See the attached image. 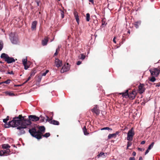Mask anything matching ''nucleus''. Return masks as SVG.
I'll use <instances>...</instances> for the list:
<instances>
[{
	"mask_svg": "<svg viewBox=\"0 0 160 160\" xmlns=\"http://www.w3.org/2000/svg\"><path fill=\"white\" fill-rule=\"evenodd\" d=\"M20 117H19L20 121L18 122L19 124H18L17 126L18 127L17 128V129L18 130V135H19L25 133L26 131H28V129H27V126H29L31 124V121L25 118V117H22V115H20Z\"/></svg>",
	"mask_w": 160,
	"mask_h": 160,
	"instance_id": "1",
	"label": "nucleus"
},
{
	"mask_svg": "<svg viewBox=\"0 0 160 160\" xmlns=\"http://www.w3.org/2000/svg\"><path fill=\"white\" fill-rule=\"evenodd\" d=\"M39 130H37L35 128H32L28 130V132L31 135L38 140L42 138V134L45 131V128L43 126H40L39 128Z\"/></svg>",
	"mask_w": 160,
	"mask_h": 160,
	"instance_id": "2",
	"label": "nucleus"
},
{
	"mask_svg": "<svg viewBox=\"0 0 160 160\" xmlns=\"http://www.w3.org/2000/svg\"><path fill=\"white\" fill-rule=\"evenodd\" d=\"M20 117V116L19 115L18 117L13 118L12 121H9L7 123V121L9 119V117L7 116L6 118L3 119V122L5 123L4 127L5 128H9L10 127L12 128L17 127L18 124H19L18 122L19 121H20L19 117Z\"/></svg>",
	"mask_w": 160,
	"mask_h": 160,
	"instance_id": "3",
	"label": "nucleus"
},
{
	"mask_svg": "<svg viewBox=\"0 0 160 160\" xmlns=\"http://www.w3.org/2000/svg\"><path fill=\"white\" fill-rule=\"evenodd\" d=\"M9 39L12 44H17L19 43L18 38L17 34L15 33L11 32L9 34Z\"/></svg>",
	"mask_w": 160,
	"mask_h": 160,
	"instance_id": "4",
	"label": "nucleus"
},
{
	"mask_svg": "<svg viewBox=\"0 0 160 160\" xmlns=\"http://www.w3.org/2000/svg\"><path fill=\"white\" fill-rule=\"evenodd\" d=\"M0 57L1 58L4 59L5 61L8 64L15 62V60L13 58L9 57L7 54L5 53H2Z\"/></svg>",
	"mask_w": 160,
	"mask_h": 160,
	"instance_id": "5",
	"label": "nucleus"
},
{
	"mask_svg": "<svg viewBox=\"0 0 160 160\" xmlns=\"http://www.w3.org/2000/svg\"><path fill=\"white\" fill-rule=\"evenodd\" d=\"M134 135V133L133 128H132L128 131L127 133V140L129 141H132Z\"/></svg>",
	"mask_w": 160,
	"mask_h": 160,
	"instance_id": "6",
	"label": "nucleus"
},
{
	"mask_svg": "<svg viewBox=\"0 0 160 160\" xmlns=\"http://www.w3.org/2000/svg\"><path fill=\"white\" fill-rule=\"evenodd\" d=\"M149 71L151 75L154 77H157L159 74L160 72V70L157 68H154L150 69Z\"/></svg>",
	"mask_w": 160,
	"mask_h": 160,
	"instance_id": "7",
	"label": "nucleus"
},
{
	"mask_svg": "<svg viewBox=\"0 0 160 160\" xmlns=\"http://www.w3.org/2000/svg\"><path fill=\"white\" fill-rule=\"evenodd\" d=\"M70 65L68 63L64 64L62 67L61 72L62 73L69 71L70 69Z\"/></svg>",
	"mask_w": 160,
	"mask_h": 160,
	"instance_id": "8",
	"label": "nucleus"
},
{
	"mask_svg": "<svg viewBox=\"0 0 160 160\" xmlns=\"http://www.w3.org/2000/svg\"><path fill=\"white\" fill-rule=\"evenodd\" d=\"M29 120L30 121L32 120L33 121H37L39 120L40 118L39 117L36 116L35 115H30L28 116ZM28 120V119H27Z\"/></svg>",
	"mask_w": 160,
	"mask_h": 160,
	"instance_id": "9",
	"label": "nucleus"
},
{
	"mask_svg": "<svg viewBox=\"0 0 160 160\" xmlns=\"http://www.w3.org/2000/svg\"><path fill=\"white\" fill-rule=\"evenodd\" d=\"M144 85L143 84H140L138 86V90L139 92L141 93H142L145 90L144 87Z\"/></svg>",
	"mask_w": 160,
	"mask_h": 160,
	"instance_id": "10",
	"label": "nucleus"
},
{
	"mask_svg": "<svg viewBox=\"0 0 160 160\" xmlns=\"http://www.w3.org/2000/svg\"><path fill=\"white\" fill-rule=\"evenodd\" d=\"M91 111L93 113H95L97 115H99L100 113L99 108L97 105L91 110Z\"/></svg>",
	"mask_w": 160,
	"mask_h": 160,
	"instance_id": "11",
	"label": "nucleus"
},
{
	"mask_svg": "<svg viewBox=\"0 0 160 160\" xmlns=\"http://www.w3.org/2000/svg\"><path fill=\"white\" fill-rule=\"evenodd\" d=\"M46 117H47V119H45L44 117L42 116V115L40 116L39 118H40V122H43L45 121L46 122H47V121L50 122V119H49V117L47 116H46Z\"/></svg>",
	"mask_w": 160,
	"mask_h": 160,
	"instance_id": "12",
	"label": "nucleus"
},
{
	"mask_svg": "<svg viewBox=\"0 0 160 160\" xmlns=\"http://www.w3.org/2000/svg\"><path fill=\"white\" fill-rule=\"evenodd\" d=\"M55 63L56 66L58 68L61 67L62 64V62L58 58L55 59Z\"/></svg>",
	"mask_w": 160,
	"mask_h": 160,
	"instance_id": "13",
	"label": "nucleus"
},
{
	"mask_svg": "<svg viewBox=\"0 0 160 160\" xmlns=\"http://www.w3.org/2000/svg\"><path fill=\"white\" fill-rule=\"evenodd\" d=\"M136 95V92L135 91H132L131 93L128 94V97L130 99H134Z\"/></svg>",
	"mask_w": 160,
	"mask_h": 160,
	"instance_id": "14",
	"label": "nucleus"
},
{
	"mask_svg": "<svg viewBox=\"0 0 160 160\" xmlns=\"http://www.w3.org/2000/svg\"><path fill=\"white\" fill-rule=\"evenodd\" d=\"M73 14L75 17V18L76 20V21L78 24H79V16L78 14V12L75 11H74L73 12Z\"/></svg>",
	"mask_w": 160,
	"mask_h": 160,
	"instance_id": "15",
	"label": "nucleus"
},
{
	"mask_svg": "<svg viewBox=\"0 0 160 160\" xmlns=\"http://www.w3.org/2000/svg\"><path fill=\"white\" fill-rule=\"evenodd\" d=\"M37 24V22L36 21H33L31 25V29L32 30H35L36 29V26Z\"/></svg>",
	"mask_w": 160,
	"mask_h": 160,
	"instance_id": "16",
	"label": "nucleus"
},
{
	"mask_svg": "<svg viewBox=\"0 0 160 160\" xmlns=\"http://www.w3.org/2000/svg\"><path fill=\"white\" fill-rule=\"evenodd\" d=\"M118 133V132H116L115 133L112 134H110L108 136V139H110L111 138L115 137L116 135Z\"/></svg>",
	"mask_w": 160,
	"mask_h": 160,
	"instance_id": "17",
	"label": "nucleus"
},
{
	"mask_svg": "<svg viewBox=\"0 0 160 160\" xmlns=\"http://www.w3.org/2000/svg\"><path fill=\"white\" fill-rule=\"evenodd\" d=\"M50 123L53 124L55 125H59V122L56 120H52L51 121V119H50V121L49 122Z\"/></svg>",
	"mask_w": 160,
	"mask_h": 160,
	"instance_id": "18",
	"label": "nucleus"
},
{
	"mask_svg": "<svg viewBox=\"0 0 160 160\" xmlns=\"http://www.w3.org/2000/svg\"><path fill=\"white\" fill-rule=\"evenodd\" d=\"M128 90H126V91L125 92H122L121 93H120V94H122V96L123 97H126V96H128V94H129L128 93Z\"/></svg>",
	"mask_w": 160,
	"mask_h": 160,
	"instance_id": "19",
	"label": "nucleus"
},
{
	"mask_svg": "<svg viewBox=\"0 0 160 160\" xmlns=\"http://www.w3.org/2000/svg\"><path fill=\"white\" fill-rule=\"evenodd\" d=\"M4 93H5L6 95H8L10 96H14V94L13 93L8 91L4 92Z\"/></svg>",
	"mask_w": 160,
	"mask_h": 160,
	"instance_id": "20",
	"label": "nucleus"
},
{
	"mask_svg": "<svg viewBox=\"0 0 160 160\" xmlns=\"http://www.w3.org/2000/svg\"><path fill=\"white\" fill-rule=\"evenodd\" d=\"M141 22L140 21H137L135 22L134 26L136 28H138L139 26L141 24Z\"/></svg>",
	"mask_w": 160,
	"mask_h": 160,
	"instance_id": "21",
	"label": "nucleus"
},
{
	"mask_svg": "<svg viewBox=\"0 0 160 160\" xmlns=\"http://www.w3.org/2000/svg\"><path fill=\"white\" fill-rule=\"evenodd\" d=\"M48 42V40L47 39H44L42 41V44L43 46L46 45Z\"/></svg>",
	"mask_w": 160,
	"mask_h": 160,
	"instance_id": "22",
	"label": "nucleus"
},
{
	"mask_svg": "<svg viewBox=\"0 0 160 160\" xmlns=\"http://www.w3.org/2000/svg\"><path fill=\"white\" fill-rule=\"evenodd\" d=\"M83 133H84V134L85 135H88L89 134V133H88L87 132V129L86 128V127L85 126H84L83 128Z\"/></svg>",
	"mask_w": 160,
	"mask_h": 160,
	"instance_id": "23",
	"label": "nucleus"
},
{
	"mask_svg": "<svg viewBox=\"0 0 160 160\" xmlns=\"http://www.w3.org/2000/svg\"><path fill=\"white\" fill-rule=\"evenodd\" d=\"M2 147L3 149H7L10 147L8 144H3L2 145Z\"/></svg>",
	"mask_w": 160,
	"mask_h": 160,
	"instance_id": "24",
	"label": "nucleus"
},
{
	"mask_svg": "<svg viewBox=\"0 0 160 160\" xmlns=\"http://www.w3.org/2000/svg\"><path fill=\"white\" fill-rule=\"evenodd\" d=\"M50 133L49 132L46 133L44 135H43L42 136L44 137H45L46 138H47L50 136Z\"/></svg>",
	"mask_w": 160,
	"mask_h": 160,
	"instance_id": "25",
	"label": "nucleus"
},
{
	"mask_svg": "<svg viewBox=\"0 0 160 160\" xmlns=\"http://www.w3.org/2000/svg\"><path fill=\"white\" fill-rule=\"evenodd\" d=\"M101 130H112V129L111 128H110L108 127H105V128H101Z\"/></svg>",
	"mask_w": 160,
	"mask_h": 160,
	"instance_id": "26",
	"label": "nucleus"
},
{
	"mask_svg": "<svg viewBox=\"0 0 160 160\" xmlns=\"http://www.w3.org/2000/svg\"><path fill=\"white\" fill-rule=\"evenodd\" d=\"M3 44L2 41L0 40V51L3 48Z\"/></svg>",
	"mask_w": 160,
	"mask_h": 160,
	"instance_id": "27",
	"label": "nucleus"
},
{
	"mask_svg": "<svg viewBox=\"0 0 160 160\" xmlns=\"http://www.w3.org/2000/svg\"><path fill=\"white\" fill-rule=\"evenodd\" d=\"M27 58L25 59H22V62L23 65H24V64H26L27 63Z\"/></svg>",
	"mask_w": 160,
	"mask_h": 160,
	"instance_id": "28",
	"label": "nucleus"
},
{
	"mask_svg": "<svg viewBox=\"0 0 160 160\" xmlns=\"http://www.w3.org/2000/svg\"><path fill=\"white\" fill-rule=\"evenodd\" d=\"M86 20L88 22L90 21V14L89 13L86 14Z\"/></svg>",
	"mask_w": 160,
	"mask_h": 160,
	"instance_id": "29",
	"label": "nucleus"
},
{
	"mask_svg": "<svg viewBox=\"0 0 160 160\" xmlns=\"http://www.w3.org/2000/svg\"><path fill=\"white\" fill-rule=\"evenodd\" d=\"M10 82H11V80L10 79H8L6 81H5L2 82V83L3 84V83H6L7 84H9L10 83Z\"/></svg>",
	"mask_w": 160,
	"mask_h": 160,
	"instance_id": "30",
	"label": "nucleus"
},
{
	"mask_svg": "<svg viewBox=\"0 0 160 160\" xmlns=\"http://www.w3.org/2000/svg\"><path fill=\"white\" fill-rule=\"evenodd\" d=\"M42 78V76L41 75L38 76V82H41Z\"/></svg>",
	"mask_w": 160,
	"mask_h": 160,
	"instance_id": "31",
	"label": "nucleus"
},
{
	"mask_svg": "<svg viewBox=\"0 0 160 160\" xmlns=\"http://www.w3.org/2000/svg\"><path fill=\"white\" fill-rule=\"evenodd\" d=\"M81 57L80 58V59H82V60H83L85 58L86 56L84 55L82 53L81 54Z\"/></svg>",
	"mask_w": 160,
	"mask_h": 160,
	"instance_id": "32",
	"label": "nucleus"
},
{
	"mask_svg": "<svg viewBox=\"0 0 160 160\" xmlns=\"http://www.w3.org/2000/svg\"><path fill=\"white\" fill-rule=\"evenodd\" d=\"M154 142H152L150 145L148 147V149H151L153 146Z\"/></svg>",
	"mask_w": 160,
	"mask_h": 160,
	"instance_id": "33",
	"label": "nucleus"
},
{
	"mask_svg": "<svg viewBox=\"0 0 160 160\" xmlns=\"http://www.w3.org/2000/svg\"><path fill=\"white\" fill-rule=\"evenodd\" d=\"M49 72V70H47L45 72L42 73L41 76H45L46 75V74Z\"/></svg>",
	"mask_w": 160,
	"mask_h": 160,
	"instance_id": "34",
	"label": "nucleus"
},
{
	"mask_svg": "<svg viewBox=\"0 0 160 160\" xmlns=\"http://www.w3.org/2000/svg\"><path fill=\"white\" fill-rule=\"evenodd\" d=\"M61 12V14L62 17V18H64V12L62 10H60Z\"/></svg>",
	"mask_w": 160,
	"mask_h": 160,
	"instance_id": "35",
	"label": "nucleus"
},
{
	"mask_svg": "<svg viewBox=\"0 0 160 160\" xmlns=\"http://www.w3.org/2000/svg\"><path fill=\"white\" fill-rule=\"evenodd\" d=\"M156 78L154 77H152L150 79V81L152 82H154L156 80Z\"/></svg>",
	"mask_w": 160,
	"mask_h": 160,
	"instance_id": "36",
	"label": "nucleus"
},
{
	"mask_svg": "<svg viewBox=\"0 0 160 160\" xmlns=\"http://www.w3.org/2000/svg\"><path fill=\"white\" fill-rule=\"evenodd\" d=\"M0 72H5V71L4 69V68H0Z\"/></svg>",
	"mask_w": 160,
	"mask_h": 160,
	"instance_id": "37",
	"label": "nucleus"
},
{
	"mask_svg": "<svg viewBox=\"0 0 160 160\" xmlns=\"http://www.w3.org/2000/svg\"><path fill=\"white\" fill-rule=\"evenodd\" d=\"M104 154V153L103 152H101L98 155V156L99 157H102V155H103V154Z\"/></svg>",
	"mask_w": 160,
	"mask_h": 160,
	"instance_id": "38",
	"label": "nucleus"
},
{
	"mask_svg": "<svg viewBox=\"0 0 160 160\" xmlns=\"http://www.w3.org/2000/svg\"><path fill=\"white\" fill-rule=\"evenodd\" d=\"M6 74L13 75L14 73L13 71H12L11 72H7L6 73Z\"/></svg>",
	"mask_w": 160,
	"mask_h": 160,
	"instance_id": "39",
	"label": "nucleus"
},
{
	"mask_svg": "<svg viewBox=\"0 0 160 160\" xmlns=\"http://www.w3.org/2000/svg\"><path fill=\"white\" fill-rule=\"evenodd\" d=\"M23 65L24 66V69L25 70L29 68V66H27L26 64H24V65Z\"/></svg>",
	"mask_w": 160,
	"mask_h": 160,
	"instance_id": "40",
	"label": "nucleus"
},
{
	"mask_svg": "<svg viewBox=\"0 0 160 160\" xmlns=\"http://www.w3.org/2000/svg\"><path fill=\"white\" fill-rule=\"evenodd\" d=\"M4 153L2 150H1L0 151V156H2L4 155Z\"/></svg>",
	"mask_w": 160,
	"mask_h": 160,
	"instance_id": "41",
	"label": "nucleus"
},
{
	"mask_svg": "<svg viewBox=\"0 0 160 160\" xmlns=\"http://www.w3.org/2000/svg\"><path fill=\"white\" fill-rule=\"evenodd\" d=\"M154 84H155V86L156 87H160V82H158L157 83H154Z\"/></svg>",
	"mask_w": 160,
	"mask_h": 160,
	"instance_id": "42",
	"label": "nucleus"
},
{
	"mask_svg": "<svg viewBox=\"0 0 160 160\" xmlns=\"http://www.w3.org/2000/svg\"><path fill=\"white\" fill-rule=\"evenodd\" d=\"M104 154H103L102 155L103 158H104L106 157L107 155V153H104Z\"/></svg>",
	"mask_w": 160,
	"mask_h": 160,
	"instance_id": "43",
	"label": "nucleus"
},
{
	"mask_svg": "<svg viewBox=\"0 0 160 160\" xmlns=\"http://www.w3.org/2000/svg\"><path fill=\"white\" fill-rule=\"evenodd\" d=\"M6 154H9L10 152V150L9 149H7L6 150Z\"/></svg>",
	"mask_w": 160,
	"mask_h": 160,
	"instance_id": "44",
	"label": "nucleus"
},
{
	"mask_svg": "<svg viewBox=\"0 0 160 160\" xmlns=\"http://www.w3.org/2000/svg\"><path fill=\"white\" fill-rule=\"evenodd\" d=\"M150 150V149H148H148L146 150V152H145V155L147 154L149 152Z\"/></svg>",
	"mask_w": 160,
	"mask_h": 160,
	"instance_id": "45",
	"label": "nucleus"
},
{
	"mask_svg": "<svg viewBox=\"0 0 160 160\" xmlns=\"http://www.w3.org/2000/svg\"><path fill=\"white\" fill-rule=\"evenodd\" d=\"M132 145L131 143H130L129 142H128L127 143V145L128 147H130Z\"/></svg>",
	"mask_w": 160,
	"mask_h": 160,
	"instance_id": "46",
	"label": "nucleus"
},
{
	"mask_svg": "<svg viewBox=\"0 0 160 160\" xmlns=\"http://www.w3.org/2000/svg\"><path fill=\"white\" fill-rule=\"evenodd\" d=\"M81 62L80 61H78L77 63V64L78 65H80L81 64Z\"/></svg>",
	"mask_w": 160,
	"mask_h": 160,
	"instance_id": "47",
	"label": "nucleus"
},
{
	"mask_svg": "<svg viewBox=\"0 0 160 160\" xmlns=\"http://www.w3.org/2000/svg\"><path fill=\"white\" fill-rule=\"evenodd\" d=\"M129 160H135V158L134 157H130Z\"/></svg>",
	"mask_w": 160,
	"mask_h": 160,
	"instance_id": "48",
	"label": "nucleus"
},
{
	"mask_svg": "<svg viewBox=\"0 0 160 160\" xmlns=\"http://www.w3.org/2000/svg\"><path fill=\"white\" fill-rule=\"evenodd\" d=\"M116 38V37H114L113 38V41L114 42V43H116V41L115 40Z\"/></svg>",
	"mask_w": 160,
	"mask_h": 160,
	"instance_id": "49",
	"label": "nucleus"
},
{
	"mask_svg": "<svg viewBox=\"0 0 160 160\" xmlns=\"http://www.w3.org/2000/svg\"><path fill=\"white\" fill-rule=\"evenodd\" d=\"M145 141H142L141 142V144H145Z\"/></svg>",
	"mask_w": 160,
	"mask_h": 160,
	"instance_id": "50",
	"label": "nucleus"
},
{
	"mask_svg": "<svg viewBox=\"0 0 160 160\" xmlns=\"http://www.w3.org/2000/svg\"><path fill=\"white\" fill-rule=\"evenodd\" d=\"M30 78H31V77H30V76H29V77L28 78V79H27V80L26 81V82H25L26 83V82H27L30 79Z\"/></svg>",
	"mask_w": 160,
	"mask_h": 160,
	"instance_id": "51",
	"label": "nucleus"
},
{
	"mask_svg": "<svg viewBox=\"0 0 160 160\" xmlns=\"http://www.w3.org/2000/svg\"><path fill=\"white\" fill-rule=\"evenodd\" d=\"M34 74H35V73H34V72H32L31 74H30V77H31L32 76L34 75Z\"/></svg>",
	"mask_w": 160,
	"mask_h": 160,
	"instance_id": "52",
	"label": "nucleus"
},
{
	"mask_svg": "<svg viewBox=\"0 0 160 160\" xmlns=\"http://www.w3.org/2000/svg\"><path fill=\"white\" fill-rule=\"evenodd\" d=\"M136 154V153L135 152H133L132 153V155L133 156H135Z\"/></svg>",
	"mask_w": 160,
	"mask_h": 160,
	"instance_id": "53",
	"label": "nucleus"
},
{
	"mask_svg": "<svg viewBox=\"0 0 160 160\" xmlns=\"http://www.w3.org/2000/svg\"><path fill=\"white\" fill-rule=\"evenodd\" d=\"M58 52L57 51H56V52H55V53L54 54V55L56 56L58 55Z\"/></svg>",
	"mask_w": 160,
	"mask_h": 160,
	"instance_id": "54",
	"label": "nucleus"
},
{
	"mask_svg": "<svg viewBox=\"0 0 160 160\" xmlns=\"http://www.w3.org/2000/svg\"><path fill=\"white\" fill-rule=\"evenodd\" d=\"M2 151H3V153H4V155L5 154H6V150H2Z\"/></svg>",
	"mask_w": 160,
	"mask_h": 160,
	"instance_id": "55",
	"label": "nucleus"
},
{
	"mask_svg": "<svg viewBox=\"0 0 160 160\" xmlns=\"http://www.w3.org/2000/svg\"><path fill=\"white\" fill-rule=\"evenodd\" d=\"M139 160H143L142 157H140L139 158Z\"/></svg>",
	"mask_w": 160,
	"mask_h": 160,
	"instance_id": "56",
	"label": "nucleus"
},
{
	"mask_svg": "<svg viewBox=\"0 0 160 160\" xmlns=\"http://www.w3.org/2000/svg\"><path fill=\"white\" fill-rule=\"evenodd\" d=\"M37 5L38 6H39V2H38L37 1Z\"/></svg>",
	"mask_w": 160,
	"mask_h": 160,
	"instance_id": "57",
	"label": "nucleus"
},
{
	"mask_svg": "<svg viewBox=\"0 0 160 160\" xmlns=\"http://www.w3.org/2000/svg\"><path fill=\"white\" fill-rule=\"evenodd\" d=\"M89 2H93V0H89Z\"/></svg>",
	"mask_w": 160,
	"mask_h": 160,
	"instance_id": "58",
	"label": "nucleus"
},
{
	"mask_svg": "<svg viewBox=\"0 0 160 160\" xmlns=\"http://www.w3.org/2000/svg\"><path fill=\"white\" fill-rule=\"evenodd\" d=\"M138 149L140 151H142V149L141 148H138Z\"/></svg>",
	"mask_w": 160,
	"mask_h": 160,
	"instance_id": "59",
	"label": "nucleus"
},
{
	"mask_svg": "<svg viewBox=\"0 0 160 160\" xmlns=\"http://www.w3.org/2000/svg\"><path fill=\"white\" fill-rule=\"evenodd\" d=\"M60 48H61V46H58V50H59V49H60Z\"/></svg>",
	"mask_w": 160,
	"mask_h": 160,
	"instance_id": "60",
	"label": "nucleus"
},
{
	"mask_svg": "<svg viewBox=\"0 0 160 160\" xmlns=\"http://www.w3.org/2000/svg\"><path fill=\"white\" fill-rule=\"evenodd\" d=\"M2 82H0V85H1L2 84Z\"/></svg>",
	"mask_w": 160,
	"mask_h": 160,
	"instance_id": "61",
	"label": "nucleus"
},
{
	"mask_svg": "<svg viewBox=\"0 0 160 160\" xmlns=\"http://www.w3.org/2000/svg\"><path fill=\"white\" fill-rule=\"evenodd\" d=\"M59 51L58 50V48H57L56 50V51H57V52H58V51Z\"/></svg>",
	"mask_w": 160,
	"mask_h": 160,
	"instance_id": "62",
	"label": "nucleus"
},
{
	"mask_svg": "<svg viewBox=\"0 0 160 160\" xmlns=\"http://www.w3.org/2000/svg\"><path fill=\"white\" fill-rule=\"evenodd\" d=\"M51 114L52 115V116L53 115V113L52 112H51Z\"/></svg>",
	"mask_w": 160,
	"mask_h": 160,
	"instance_id": "63",
	"label": "nucleus"
},
{
	"mask_svg": "<svg viewBox=\"0 0 160 160\" xmlns=\"http://www.w3.org/2000/svg\"><path fill=\"white\" fill-rule=\"evenodd\" d=\"M129 147H128V146H127V149H128Z\"/></svg>",
	"mask_w": 160,
	"mask_h": 160,
	"instance_id": "64",
	"label": "nucleus"
}]
</instances>
